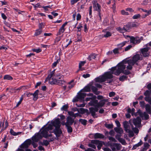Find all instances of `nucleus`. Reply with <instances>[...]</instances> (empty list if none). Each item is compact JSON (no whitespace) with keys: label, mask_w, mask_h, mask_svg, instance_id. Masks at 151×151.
<instances>
[{"label":"nucleus","mask_w":151,"mask_h":151,"mask_svg":"<svg viewBox=\"0 0 151 151\" xmlns=\"http://www.w3.org/2000/svg\"><path fill=\"white\" fill-rule=\"evenodd\" d=\"M127 62V60L123 61L122 63H120L116 66L112 67L111 68V71L110 72L112 73V74H114L116 76H118L121 73L126 75L129 74L130 72L128 70H124L126 66L128 65L127 63H126Z\"/></svg>","instance_id":"f257e3e1"},{"label":"nucleus","mask_w":151,"mask_h":151,"mask_svg":"<svg viewBox=\"0 0 151 151\" xmlns=\"http://www.w3.org/2000/svg\"><path fill=\"white\" fill-rule=\"evenodd\" d=\"M48 125H51L52 126V129L53 126L55 127V129L54 130V134L57 137H59L62 133L61 130L60 128V124L59 119L57 118L54 121H52L51 123Z\"/></svg>","instance_id":"f03ea898"},{"label":"nucleus","mask_w":151,"mask_h":151,"mask_svg":"<svg viewBox=\"0 0 151 151\" xmlns=\"http://www.w3.org/2000/svg\"><path fill=\"white\" fill-rule=\"evenodd\" d=\"M142 59V55L137 54L133 57L132 59H130L127 60L126 63H127V69L128 70H131L132 68V66L138 60H141Z\"/></svg>","instance_id":"7ed1b4c3"},{"label":"nucleus","mask_w":151,"mask_h":151,"mask_svg":"<svg viewBox=\"0 0 151 151\" xmlns=\"http://www.w3.org/2000/svg\"><path fill=\"white\" fill-rule=\"evenodd\" d=\"M113 77L112 73L108 72L105 73L102 76L96 78L95 80L96 82H102L106 81L108 79H111Z\"/></svg>","instance_id":"20e7f679"},{"label":"nucleus","mask_w":151,"mask_h":151,"mask_svg":"<svg viewBox=\"0 0 151 151\" xmlns=\"http://www.w3.org/2000/svg\"><path fill=\"white\" fill-rule=\"evenodd\" d=\"M52 129V126L51 125H48V126L46 127L44 126L42 128L39 132L42 135V137H43L46 138L52 136V134L49 135L48 134V132L49 130H51Z\"/></svg>","instance_id":"39448f33"},{"label":"nucleus","mask_w":151,"mask_h":151,"mask_svg":"<svg viewBox=\"0 0 151 151\" xmlns=\"http://www.w3.org/2000/svg\"><path fill=\"white\" fill-rule=\"evenodd\" d=\"M108 101L107 99H104L98 102V100H93L88 103V104L90 106H93L95 107H96L98 108L103 106L106 102Z\"/></svg>","instance_id":"423d86ee"},{"label":"nucleus","mask_w":151,"mask_h":151,"mask_svg":"<svg viewBox=\"0 0 151 151\" xmlns=\"http://www.w3.org/2000/svg\"><path fill=\"white\" fill-rule=\"evenodd\" d=\"M143 39L142 37H134L132 36L130 37V41L133 44H137L139 43Z\"/></svg>","instance_id":"0eeeda50"},{"label":"nucleus","mask_w":151,"mask_h":151,"mask_svg":"<svg viewBox=\"0 0 151 151\" xmlns=\"http://www.w3.org/2000/svg\"><path fill=\"white\" fill-rule=\"evenodd\" d=\"M110 147L112 151H116V149L117 150H119L122 147L120 144L116 143H113V145H110Z\"/></svg>","instance_id":"6e6552de"},{"label":"nucleus","mask_w":151,"mask_h":151,"mask_svg":"<svg viewBox=\"0 0 151 151\" xmlns=\"http://www.w3.org/2000/svg\"><path fill=\"white\" fill-rule=\"evenodd\" d=\"M42 137V135L39 132L38 133H36L35 135L32 137V141L37 142Z\"/></svg>","instance_id":"1a4fd4ad"},{"label":"nucleus","mask_w":151,"mask_h":151,"mask_svg":"<svg viewBox=\"0 0 151 151\" xmlns=\"http://www.w3.org/2000/svg\"><path fill=\"white\" fill-rule=\"evenodd\" d=\"M149 49V48L147 47L142 48L140 50L141 52L144 57H146L149 56V53L148 52Z\"/></svg>","instance_id":"9d476101"},{"label":"nucleus","mask_w":151,"mask_h":151,"mask_svg":"<svg viewBox=\"0 0 151 151\" xmlns=\"http://www.w3.org/2000/svg\"><path fill=\"white\" fill-rule=\"evenodd\" d=\"M91 142L93 144L98 145L97 148L99 150L101 149V147L103 145V144L104 143L103 142L96 140H91Z\"/></svg>","instance_id":"9b49d317"},{"label":"nucleus","mask_w":151,"mask_h":151,"mask_svg":"<svg viewBox=\"0 0 151 151\" xmlns=\"http://www.w3.org/2000/svg\"><path fill=\"white\" fill-rule=\"evenodd\" d=\"M67 24V22H65L64 24H63L59 29L58 30V32L57 34V35L58 36L60 35L61 34L64 32L65 29V27Z\"/></svg>","instance_id":"f8f14e48"},{"label":"nucleus","mask_w":151,"mask_h":151,"mask_svg":"<svg viewBox=\"0 0 151 151\" xmlns=\"http://www.w3.org/2000/svg\"><path fill=\"white\" fill-rule=\"evenodd\" d=\"M93 8L95 10L98 11V12H99V15L100 18H101L100 13V11L101 10V6L99 4L94 3H93Z\"/></svg>","instance_id":"ddd939ff"},{"label":"nucleus","mask_w":151,"mask_h":151,"mask_svg":"<svg viewBox=\"0 0 151 151\" xmlns=\"http://www.w3.org/2000/svg\"><path fill=\"white\" fill-rule=\"evenodd\" d=\"M74 122L73 119L71 117L68 116L67 118L66 122L64 124H63V125H65V126L70 125L73 124Z\"/></svg>","instance_id":"4468645a"},{"label":"nucleus","mask_w":151,"mask_h":151,"mask_svg":"<svg viewBox=\"0 0 151 151\" xmlns=\"http://www.w3.org/2000/svg\"><path fill=\"white\" fill-rule=\"evenodd\" d=\"M141 119L139 117H137L136 119H134L133 120V124L136 127L139 126L141 123Z\"/></svg>","instance_id":"2eb2a0df"},{"label":"nucleus","mask_w":151,"mask_h":151,"mask_svg":"<svg viewBox=\"0 0 151 151\" xmlns=\"http://www.w3.org/2000/svg\"><path fill=\"white\" fill-rule=\"evenodd\" d=\"M89 110L90 112L91 113L93 117H95L96 115L95 113L96 112L98 111V108L96 107H95L94 108H90Z\"/></svg>","instance_id":"dca6fc26"},{"label":"nucleus","mask_w":151,"mask_h":151,"mask_svg":"<svg viewBox=\"0 0 151 151\" xmlns=\"http://www.w3.org/2000/svg\"><path fill=\"white\" fill-rule=\"evenodd\" d=\"M31 141L28 140L26 141L23 144L21 145V147L22 148H27L31 144Z\"/></svg>","instance_id":"f3484780"},{"label":"nucleus","mask_w":151,"mask_h":151,"mask_svg":"<svg viewBox=\"0 0 151 151\" xmlns=\"http://www.w3.org/2000/svg\"><path fill=\"white\" fill-rule=\"evenodd\" d=\"M39 91L38 90H37L35 91L34 93H30L31 96H33V100L34 101H36L38 98V95L39 93Z\"/></svg>","instance_id":"a211bd4d"},{"label":"nucleus","mask_w":151,"mask_h":151,"mask_svg":"<svg viewBox=\"0 0 151 151\" xmlns=\"http://www.w3.org/2000/svg\"><path fill=\"white\" fill-rule=\"evenodd\" d=\"M58 79H60V78H57L55 79L54 77L49 78V83L51 84H57L58 80Z\"/></svg>","instance_id":"6ab92c4d"},{"label":"nucleus","mask_w":151,"mask_h":151,"mask_svg":"<svg viewBox=\"0 0 151 151\" xmlns=\"http://www.w3.org/2000/svg\"><path fill=\"white\" fill-rule=\"evenodd\" d=\"M138 26V24H136L134 22L130 23L126 26V27L128 29L132 28L133 27H136Z\"/></svg>","instance_id":"aec40b11"},{"label":"nucleus","mask_w":151,"mask_h":151,"mask_svg":"<svg viewBox=\"0 0 151 151\" xmlns=\"http://www.w3.org/2000/svg\"><path fill=\"white\" fill-rule=\"evenodd\" d=\"M86 96V94L84 93H80L78 94L77 96L78 98L80 99L81 101H84L83 99L85 96Z\"/></svg>","instance_id":"412c9836"},{"label":"nucleus","mask_w":151,"mask_h":151,"mask_svg":"<svg viewBox=\"0 0 151 151\" xmlns=\"http://www.w3.org/2000/svg\"><path fill=\"white\" fill-rule=\"evenodd\" d=\"M86 63V61H80L79 63V69L77 71V72H78L79 70H84L83 68H82V66H83L85 63Z\"/></svg>","instance_id":"4be33fe9"},{"label":"nucleus","mask_w":151,"mask_h":151,"mask_svg":"<svg viewBox=\"0 0 151 151\" xmlns=\"http://www.w3.org/2000/svg\"><path fill=\"white\" fill-rule=\"evenodd\" d=\"M94 138H103L104 137V136L102 134L99 133H96L94 135Z\"/></svg>","instance_id":"5701e85b"},{"label":"nucleus","mask_w":151,"mask_h":151,"mask_svg":"<svg viewBox=\"0 0 151 151\" xmlns=\"http://www.w3.org/2000/svg\"><path fill=\"white\" fill-rule=\"evenodd\" d=\"M117 30L121 32H124L128 30L127 28L126 27V26H124L123 28L118 27L116 28Z\"/></svg>","instance_id":"b1692460"},{"label":"nucleus","mask_w":151,"mask_h":151,"mask_svg":"<svg viewBox=\"0 0 151 151\" xmlns=\"http://www.w3.org/2000/svg\"><path fill=\"white\" fill-rule=\"evenodd\" d=\"M120 136L119 137H117V136H116V138L118 140L121 142L122 144L123 145H125L126 144V143L125 140L123 139L122 138H121L120 137Z\"/></svg>","instance_id":"393cba45"},{"label":"nucleus","mask_w":151,"mask_h":151,"mask_svg":"<svg viewBox=\"0 0 151 151\" xmlns=\"http://www.w3.org/2000/svg\"><path fill=\"white\" fill-rule=\"evenodd\" d=\"M123 125L125 131H127L129 129V125L128 122L127 121H125L123 122Z\"/></svg>","instance_id":"a878e982"},{"label":"nucleus","mask_w":151,"mask_h":151,"mask_svg":"<svg viewBox=\"0 0 151 151\" xmlns=\"http://www.w3.org/2000/svg\"><path fill=\"white\" fill-rule=\"evenodd\" d=\"M72 42V41L71 40H69L68 39H67L66 40V42H65L63 44L64 47L66 48Z\"/></svg>","instance_id":"bb28decb"},{"label":"nucleus","mask_w":151,"mask_h":151,"mask_svg":"<svg viewBox=\"0 0 151 151\" xmlns=\"http://www.w3.org/2000/svg\"><path fill=\"white\" fill-rule=\"evenodd\" d=\"M96 55H97L95 54L92 53L89 56L88 59L89 61L93 59H95L96 57Z\"/></svg>","instance_id":"cd10ccee"},{"label":"nucleus","mask_w":151,"mask_h":151,"mask_svg":"<svg viewBox=\"0 0 151 151\" xmlns=\"http://www.w3.org/2000/svg\"><path fill=\"white\" fill-rule=\"evenodd\" d=\"M115 131L117 133L120 134H122L123 133V131L122 129L120 127L115 128L114 129Z\"/></svg>","instance_id":"c85d7f7f"},{"label":"nucleus","mask_w":151,"mask_h":151,"mask_svg":"<svg viewBox=\"0 0 151 151\" xmlns=\"http://www.w3.org/2000/svg\"><path fill=\"white\" fill-rule=\"evenodd\" d=\"M91 89L93 92L95 94L98 95L99 94L100 92L99 91H97L98 89L96 87L94 86H92L91 87Z\"/></svg>","instance_id":"c756f323"},{"label":"nucleus","mask_w":151,"mask_h":151,"mask_svg":"<svg viewBox=\"0 0 151 151\" xmlns=\"http://www.w3.org/2000/svg\"><path fill=\"white\" fill-rule=\"evenodd\" d=\"M138 115H139L142 119H144V112L142 113L141 110H139L135 114V116H137Z\"/></svg>","instance_id":"7c9ffc66"},{"label":"nucleus","mask_w":151,"mask_h":151,"mask_svg":"<svg viewBox=\"0 0 151 151\" xmlns=\"http://www.w3.org/2000/svg\"><path fill=\"white\" fill-rule=\"evenodd\" d=\"M103 32H105V34L103 35V37H108L111 36L112 35V33L109 31H103Z\"/></svg>","instance_id":"2f4dec72"},{"label":"nucleus","mask_w":151,"mask_h":151,"mask_svg":"<svg viewBox=\"0 0 151 151\" xmlns=\"http://www.w3.org/2000/svg\"><path fill=\"white\" fill-rule=\"evenodd\" d=\"M55 72V70L52 71L51 73L46 78V80H45V82L47 81H48L49 80V78H52L53 76V75H54Z\"/></svg>","instance_id":"473e14b6"},{"label":"nucleus","mask_w":151,"mask_h":151,"mask_svg":"<svg viewBox=\"0 0 151 151\" xmlns=\"http://www.w3.org/2000/svg\"><path fill=\"white\" fill-rule=\"evenodd\" d=\"M142 142L141 140L140 142H139L137 144L134 145L133 146V147L132 148V150L135 149H136V148L137 147H138L141 146V145H142Z\"/></svg>","instance_id":"72a5a7b5"},{"label":"nucleus","mask_w":151,"mask_h":151,"mask_svg":"<svg viewBox=\"0 0 151 151\" xmlns=\"http://www.w3.org/2000/svg\"><path fill=\"white\" fill-rule=\"evenodd\" d=\"M23 87H25L24 86H22L17 88L11 89L10 91H11L12 93H16L17 91L20 90L21 88Z\"/></svg>","instance_id":"f704fd0d"},{"label":"nucleus","mask_w":151,"mask_h":151,"mask_svg":"<svg viewBox=\"0 0 151 151\" xmlns=\"http://www.w3.org/2000/svg\"><path fill=\"white\" fill-rule=\"evenodd\" d=\"M74 80H72L70 82L68 83V84L69 85V86L68 87L69 89H70L73 88L74 86V83H72L74 82Z\"/></svg>","instance_id":"c9c22d12"},{"label":"nucleus","mask_w":151,"mask_h":151,"mask_svg":"<svg viewBox=\"0 0 151 151\" xmlns=\"http://www.w3.org/2000/svg\"><path fill=\"white\" fill-rule=\"evenodd\" d=\"M145 109L146 111L149 113H150L151 111L150 106L149 104L145 105Z\"/></svg>","instance_id":"e433bc0d"},{"label":"nucleus","mask_w":151,"mask_h":151,"mask_svg":"<svg viewBox=\"0 0 151 151\" xmlns=\"http://www.w3.org/2000/svg\"><path fill=\"white\" fill-rule=\"evenodd\" d=\"M4 80H12L13 79V78L10 76L7 75L4 76Z\"/></svg>","instance_id":"4c0bfd02"},{"label":"nucleus","mask_w":151,"mask_h":151,"mask_svg":"<svg viewBox=\"0 0 151 151\" xmlns=\"http://www.w3.org/2000/svg\"><path fill=\"white\" fill-rule=\"evenodd\" d=\"M150 146L149 145L146 143L144 144V147L143 148L142 150L144 151H146L149 148Z\"/></svg>","instance_id":"58836bf2"},{"label":"nucleus","mask_w":151,"mask_h":151,"mask_svg":"<svg viewBox=\"0 0 151 151\" xmlns=\"http://www.w3.org/2000/svg\"><path fill=\"white\" fill-rule=\"evenodd\" d=\"M42 32V29H38L36 30L34 35L35 36H37L40 35Z\"/></svg>","instance_id":"ea45409f"},{"label":"nucleus","mask_w":151,"mask_h":151,"mask_svg":"<svg viewBox=\"0 0 151 151\" xmlns=\"http://www.w3.org/2000/svg\"><path fill=\"white\" fill-rule=\"evenodd\" d=\"M126 132L129 133V137H132L134 136V134L133 132L129 129L127 130V131H126Z\"/></svg>","instance_id":"a19ab883"},{"label":"nucleus","mask_w":151,"mask_h":151,"mask_svg":"<svg viewBox=\"0 0 151 151\" xmlns=\"http://www.w3.org/2000/svg\"><path fill=\"white\" fill-rule=\"evenodd\" d=\"M10 133H11V134L13 135H14V136H16V135H17L19 134H20V133H21L20 132H17V133H16L15 132L13 129H11L10 130Z\"/></svg>","instance_id":"79ce46f5"},{"label":"nucleus","mask_w":151,"mask_h":151,"mask_svg":"<svg viewBox=\"0 0 151 151\" xmlns=\"http://www.w3.org/2000/svg\"><path fill=\"white\" fill-rule=\"evenodd\" d=\"M105 127L109 129H112L113 127V126L112 124H108L107 123H105L104 124Z\"/></svg>","instance_id":"37998d69"},{"label":"nucleus","mask_w":151,"mask_h":151,"mask_svg":"<svg viewBox=\"0 0 151 151\" xmlns=\"http://www.w3.org/2000/svg\"><path fill=\"white\" fill-rule=\"evenodd\" d=\"M68 107V105H65L62 106L61 109V110L62 111H66Z\"/></svg>","instance_id":"c03bdc74"},{"label":"nucleus","mask_w":151,"mask_h":151,"mask_svg":"<svg viewBox=\"0 0 151 151\" xmlns=\"http://www.w3.org/2000/svg\"><path fill=\"white\" fill-rule=\"evenodd\" d=\"M83 90L85 92H89L91 90V88L88 86H87L84 87Z\"/></svg>","instance_id":"a18cd8bd"},{"label":"nucleus","mask_w":151,"mask_h":151,"mask_svg":"<svg viewBox=\"0 0 151 151\" xmlns=\"http://www.w3.org/2000/svg\"><path fill=\"white\" fill-rule=\"evenodd\" d=\"M127 42L126 41H124L122 43H121L117 45V46L119 47H121L124 46Z\"/></svg>","instance_id":"49530a36"},{"label":"nucleus","mask_w":151,"mask_h":151,"mask_svg":"<svg viewBox=\"0 0 151 151\" xmlns=\"http://www.w3.org/2000/svg\"><path fill=\"white\" fill-rule=\"evenodd\" d=\"M65 126L67 128L68 132L70 133L72 132L73 131V129L72 127L70 126V125H67Z\"/></svg>","instance_id":"de8ad7c7"},{"label":"nucleus","mask_w":151,"mask_h":151,"mask_svg":"<svg viewBox=\"0 0 151 151\" xmlns=\"http://www.w3.org/2000/svg\"><path fill=\"white\" fill-rule=\"evenodd\" d=\"M79 121L83 125L86 124L87 121L86 120L80 119L79 120Z\"/></svg>","instance_id":"09e8293b"},{"label":"nucleus","mask_w":151,"mask_h":151,"mask_svg":"<svg viewBox=\"0 0 151 151\" xmlns=\"http://www.w3.org/2000/svg\"><path fill=\"white\" fill-rule=\"evenodd\" d=\"M65 83V81H64L58 80L57 84L59 85H62L64 84Z\"/></svg>","instance_id":"8fccbe9b"},{"label":"nucleus","mask_w":151,"mask_h":151,"mask_svg":"<svg viewBox=\"0 0 151 151\" xmlns=\"http://www.w3.org/2000/svg\"><path fill=\"white\" fill-rule=\"evenodd\" d=\"M132 129L134 132L136 134H137L139 133V130L138 129L135 127H133V126H132Z\"/></svg>","instance_id":"3c124183"},{"label":"nucleus","mask_w":151,"mask_h":151,"mask_svg":"<svg viewBox=\"0 0 151 151\" xmlns=\"http://www.w3.org/2000/svg\"><path fill=\"white\" fill-rule=\"evenodd\" d=\"M140 17L141 15L139 14H135L133 17V18L134 19H136L140 18Z\"/></svg>","instance_id":"603ef678"},{"label":"nucleus","mask_w":151,"mask_h":151,"mask_svg":"<svg viewBox=\"0 0 151 151\" xmlns=\"http://www.w3.org/2000/svg\"><path fill=\"white\" fill-rule=\"evenodd\" d=\"M49 144V142L47 140H44L43 141V144H42V145L47 146Z\"/></svg>","instance_id":"864d4df0"},{"label":"nucleus","mask_w":151,"mask_h":151,"mask_svg":"<svg viewBox=\"0 0 151 151\" xmlns=\"http://www.w3.org/2000/svg\"><path fill=\"white\" fill-rule=\"evenodd\" d=\"M44 23H40L39 25V29H42V28H44Z\"/></svg>","instance_id":"5fc2aeb1"},{"label":"nucleus","mask_w":151,"mask_h":151,"mask_svg":"<svg viewBox=\"0 0 151 151\" xmlns=\"http://www.w3.org/2000/svg\"><path fill=\"white\" fill-rule=\"evenodd\" d=\"M144 118L145 119H147L149 118V115L145 112H144Z\"/></svg>","instance_id":"6e6d98bb"},{"label":"nucleus","mask_w":151,"mask_h":151,"mask_svg":"<svg viewBox=\"0 0 151 151\" xmlns=\"http://www.w3.org/2000/svg\"><path fill=\"white\" fill-rule=\"evenodd\" d=\"M150 91L148 90L146 91L144 93V95L146 96H149L150 95Z\"/></svg>","instance_id":"4d7b16f0"},{"label":"nucleus","mask_w":151,"mask_h":151,"mask_svg":"<svg viewBox=\"0 0 151 151\" xmlns=\"http://www.w3.org/2000/svg\"><path fill=\"white\" fill-rule=\"evenodd\" d=\"M121 13L122 15H128L129 14L127 12H126L124 10H122Z\"/></svg>","instance_id":"13d9d810"},{"label":"nucleus","mask_w":151,"mask_h":151,"mask_svg":"<svg viewBox=\"0 0 151 151\" xmlns=\"http://www.w3.org/2000/svg\"><path fill=\"white\" fill-rule=\"evenodd\" d=\"M32 50L37 53H39L41 52L42 50L41 49L39 48L38 49H33Z\"/></svg>","instance_id":"bf43d9fd"},{"label":"nucleus","mask_w":151,"mask_h":151,"mask_svg":"<svg viewBox=\"0 0 151 151\" xmlns=\"http://www.w3.org/2000/svg\"><path fill=\"white\" fill-rule=\"evenodd\" d=\"M109 139L110 141H111L112 142H116V140L113 137H109Z\"/></svg>","instance_id":"052dcab7"},{"label":"nucleus","mask_w":151,"mask_h":151,"mask_svg":"<svg viewBox=\"0 0 151 151\" xmlns=\"http://www.w3.org/2000/svg\"><path fill=\"white\" fill-rule=\"evenodd\" d=\"M145 100L146 101L150 102L151 101V98L149 96H146L145 98Z\"/></svg>","instance_id":"680f3d73"},{"label":"nucleus","mask_w":151,"mask_h":151,"mask_svg":"<svg viewBox=\"0 0 151 151\" xmlns=\"http://www.w3.org/2000/svg\"><path fill=\"white\" fill-rule=\"evenodd\" d=\"M86 96H93V99H95L96 98V96H93V93H88V94Z\"/></svg>","instance_id":"e2e57ef3"},{"label":"nucleus","mask_w":151,"mask_h":151,"mask_svg":"<svg viewBox=\"0 0 151 151\" xmlns=\"http://www.w3.org/2000/svg\"><path fill=\"white\" fill-rule=\"evenodd\" d=\"M118 48H115L113 50V52L115 54H118L119 53Z\"/></svg>","instance_id":"0e129e2a"},{"label":"nucleus","mask_w":151,"mask_h":151,"mask_svg":"<svg viewBox=\"0 0 151 151\" xmlns=\"http://www.w3.org/2000/svg\"><path fill=\"white\" fill-rule=\"evenodd\" d=\"M35 142H34L32 141V144L33 146V147L34 148H35L38 146V145L37 144L35 143Z\"/></svg>","instance_id":"69168bd1"},{"label":"nucleus","mask_w":151,"mask_h":151,"mask_svg":"<svg viewBox=\"0 0 151 151\" xmlns=\"http://www.w3.org/2000/svg\"><path fill=\"white\" fill-rule=\"evenodd\" d=\"M115 95V93L114 92H111L109 93V96L110 97H112Z\"/></svg>","instance_id":"338daca9"},{"label":"nucleus","mask_w":151,"mask_h":151,"mask_svg":"<svg viewBox=\"0 0 151 151\" xmlns=\"http://www.w3.org/2000/svg\"><path fill=\"white\" fill-rule=\"evenodd\" d=\"M132 47V46L131 45H129L125 48L124 50L126 51H127L129 50Z\"/></svg>","instance_id":"774afa93"}]
</instances>
